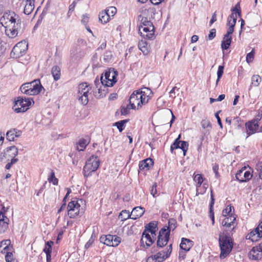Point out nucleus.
I'll list each match as a JSON object with an SVG mask.
<instances>
[{
  "label": "nucleus",
  "mask_w": 262,
  "mask_h": 262,
  "mask_svg": "<svg viewBox=\"0 0 262 262\" xmlns=\"http://www.w3.org/2000/svg\"><path fill=\"white\" fill-rule=\"evenodd\" d=\"M10 244L11 241L9 239L3 240L0 242V252L3 253H5L9 248V246Z\"/></svg>",
  "instance_id": "29"
},
{
  "label": "nucleus",
  "mask_w": 262,
  "mask_h": 262,
  "mask_svg": "<svg viewBox=\"0 0 262 262\" xmlns=\"http://www.w3.org/2000/svg\"><path fill=\"white\" fill-rule=\"evenodd\" d=\"M6 253H7L5 256L6 262H13V261H16L13 257V256L12 252H8L7 251Z\"/></svg>",
  "instance_id": "45"
},
{
  "label": "nucleus",
  "mask_w": 262,
  "mask_h": 262,
  "mask_svg": "<svg viewBox=\"0 0 262 262\" xmlns=\"http://www.w3.org/2000/svg\"><path fill=\"white\" fill-rule=\"evenodd\" d=\"M215 116V117L216 118V119L217 120L218 124H219L220 127L222 128V124L221 118L219 117V113H216Z\"/></svg>",
  "instance_id": "58"
},
{
  "label": "nucleus",
  "mask_w": 262,
  "mask_h": 262,
  "mask_svg": "<svg viewBox=\"0 0 262 262\" xmlns=\"http://www.w3.org/2000/svg\"><path fill=\"white\" fill-rule=\"evenodd\" d=\"M92 244V242H91L90 240H89L85 245V248L88 249L91 247V246Z\"/></svg>",
  "instance_id": "64"
},
{
  "label": "nucleus",
  "mask_w": 262,
  "mask_h": 262,
  "mask_svg": "<svg viewBox=\"0 0 262 262\" xmlns=\"http://www.w3.org/2000/svg\"><path fill=\"white\" fill-rule=\"evenodd\" d=\"M262 235L256 228L252 230L249 234L246 235V239H250L252 242L258 241Z\"/></svg>",
  "instance_id": "24"
},
{
  "label": "nucleus",
  "mask_w": 262,
  "mask_h": 262,
  "mask_svg": "<svg viewBox=\"0 0 262 262\" xmlns=\"http://www.w3.org/2000/svg\"><path fill=\"white\" fill-rule=\"evenodd\" d=\"M156 239V236L143 232L141 239V246L144 248H149Z\"/></svg>",
  "instance_id": "17"
},
{
  "label": "nucleus",
  "mask_w": 262,
  "mask_h": 262,
  "mask_svg": "<svg viewBox=\"0 0 262 262\" xmlns=\"http://www.w3.org/2000/svg\"><path fill=\"white\" fill-rule=\"evenodd\" d=\"M99 18L101 23L104 24L109 21L111 17L109 16L108 13H107L105 11H104L99 13Z\"/></svg>",
  "instance_id": "32"
},
{
  "label": "nucleus",
  "mask_w": 262,
  "mask_h": 262,
  "mask_svg": "<svg viewBox=\"0 0 262 262\" xmlns=\"http://www.w3.org/2000/svg\"><path fill=\"white\" fill-rule=\"evenodd\" d=\"M216 20V14L214 13L212 16V18L210 21V24L212 25L214 21Z\"/></svg>",
  "instance_id": "62"
},
{
  "label": "nucleus",
  "mask_w": 262,
  "mask_h": 262,
  "mask_svg": "<svg viewBox=\"0 0 262 262\" xmlns=\"http://www.w3.org/2000/svg\"><path fill=\"white\" fill-rule=\"evenodd\" d=\"M172 244H170L164 250L159 251L157 253L148 257L146 262H163L170 256L172 252Z\"/></svg>",
  "instance_id": "8"
},
{
  "label": "nucleus",
  "mask_w": 262,
  "mask_h": 262,
  "mask_svg": "<svg viewBox=\"0 0 262 262\" xmlns=\"http://www.w3.org/2000/svg\"><path fill=\"white\" fill-rule=\"evenodd\" d=\"M219 242L221 249L220 257L223 259L229 254L233 248L232 240L229 235L223 232L219 234Z\"/></svg>",
  "instance_id": "4"
},
{
  "label": "nucleus",
  "mask_w": 262,
  "mask_h": 262,
  "mask_svg": "<svg viewBox=\"0 0 262 262\" xmlns=\"http://www.w3.org/2000/svg\"><path fill=\"white\" fill-rule=\"evenodd\" d=\"M261 80V78L258 75H254L251 77V85L250 86V89L252 86L257 87L259 85L260 81Z\"/></svg>",
  "instance_id": "35"
},
{
  "label": "nucleus",
  "mask_w": 262,
  "mask_h": 262,
  "mask_svg": "<svg viewBox=\"0 0 262 262\" xmlns=\"http://www.w3.org/2000/svg\"><path fill=\"white\" fill-rule=\"evenodd\" d=\"M225 98V95L224 94H221L219 95L218 98L216 99L217 101H221L224 100Z\"/></svg>",
  "instance_id": "61"
},
{
  "label": "nucleus",
  "mask_w": 262,
  "mask_h": 262,
  "mask_svg": "<svg viewBox=\"0 0 262 262\" xmlns=\"http://www.w3.org/2000/svg\"><path fill=\"white\" fill-rule=\"evenodd\" d=\"M216 35L215 29H212L210 30L209 34H208V38L209 40L213 39Z\"/></svg>",
  "instance_id": "52"
},
{
  "label": "nucleus",
  "mask_w": 262,
  "mask_h": 262,
  "mask_svg": "<svg viewBox=\"0 0 262 262\" xmlns=\"http://www.w3.org/2000/svg\"><path fill=\"white\" fill-rule=\"evenodd\" d=\"M131 106L129 104V105H127L126 106H122L121 109V113L123 115H126L129 113L130 109H131Z\"/></svg>",
  "instance_id": "46"
},
{
  "label": "nucleus",
  "mask_w": 262,
  "mask_h": 262,
  "mask_svg": "<svg viewBox=\"0 0 262 262\" xmlns=\"http://www.w3.org/2000/svg\"><path fill=\"white\" fill-rule=\"evenodd\" d=\"M199 37L196 35H194L191 37V41L192 43L196 42L198 40Z\"/></svg>",
  "instance_id": "60"
},
{
  "label": "nucleus",
  "mask_w": 262,
  "mask_h": 262,
  "mask_svg": "<svg viewBox=\"0 0 262 262\" xmlns=\"http://www.w3.org/2000/svg\"><path fill=\"white\" fill-rule=\"evenodd\" d=\"M48 180L50 183H52L54 185L58 184V180L55 177V173L53 171H51L50 176L48 178Z\"/></svg>",
  "instance_id": "41"
},
{
  "label": "nucleus",
  "mask_w": 262,
  "mask_h": 262,
  "mask_svg": "<svg viewBox=\"0 0 262 262\" xmlns=\"http://www.w3.org/2000/svg\"><path fill=\"white\" fill-rule=\"evenodd\" d=\"M32 102V98L18 97L12 108L16 113H24L29 108Z\"/></svg>",
  "instance_id": "9"
},
{
  "label": "nucleus",
  "mask_w": 262,
  "mask_h": 262,
  "mask_svg": "<svg viewBox=\"0 0 262 262\" xmlns=\"http://www.w3.org/2000/svg\"><path fill=\"white\" fill-rule=\"evenodd\" d=\"M235 217L233 215H229L225 217L222 221V225L232 229L234 228Z\"/></svg>",
  "instance_id": "25"
},
{
  "label": "nucleus",
  "mask_w": 262,
  "mask_h": 262,
  "mask_svg": "<svg viewBox=\"0 0 262 262\" xmlns=\"http://www.w3.org/2000/svg\"><path fill=\"white\" fill-rule=\"evenodd\" d=\"M246 167L239 170L235 175L236 179L240 182L249 181L252 178V174L249 171H246Z\"/></svg>",
  "instance_id": "18"
},
{
  "label": "nucleus",
  "mask_w": 262,
  "mask_h": 262,
  "mask_svg": "<svg viewBox=\"0 0 262 262\" xmlns=\"http://www.w3.org/2000/svg\"><path fill=\"white\" fill-rule=\"evenodd\" d=\"M68 214L70 218L82 214L84 210L78 200H73L69 203L68 205Z\"/></svg>",
  "instance_id": "12"
},
{
  "label": "nucleus",
  "mask_w": 262,
  "mask_h": 262,
  "mask_svg": "<svg viewBox=\"0 0 262 262\" xmlns=\"http://www.w3.org/2000/svg\"><path fill=\"white\" fill-rule=\"evenodd\" d=\"M91 87L86 83L83 82L78 86L77 98L83 105H86L89 101V95Z\"/></svg>",
  "instance_id": "10"
},
{
  "label": "nucleus",
  "mask_w": 262,
  "mask_h": 262,
  "mask_svg": "<svg viewBox=\"0 0 262 262\" xmlns=\"http://www.w3.org/2000/svg\"><path fill=\"white\" fill-rule=\"evenodd\" d=\"M90 16L87 14H83L82 16L81 23L85 26H86L89 21Z\"/></svg>",
  "instance_id": "50"
},
{
  "label": "nucleus",
  "mask_w": 262,
  "mask_h": 262,
  "mask_svg": "<svg viewBox=\"0 0 262 262\" xmlns=\"http://www.w3.org/2000/svg\"><path fill=\"white\" fill-rule=\"evenodd\" d=\"M181 138V135L180 134L178 138L174 140V142L171 144L170 146V150L171 152L173 151L174 149H177L178 147H179L178 144L181 141L180 140Z\"/></svg>",
  "instance_id": "43"
},
{
  "label": "nucleus",
  "mask_w": 262,
  "mask_h": 262,
  "mask_svg": "<svg viewBox=\"0 0 262 262\" xmlns=\"http://www.w3.org/2000/svg\"><path fill=\"white\" fill-rule=\"evenodd\" d=\"M212 169H213V171H214V172L215 173L216 177H217L219 176V173H218L219 166H218V165H217L215 163L213 164V166H212Z\"/></svg>",
  "instance_id": "54"
},
{
  "label": "nucleus",
  "mask_w": 262,
  "mask_h": 262,
  "mask_svg": "<svg viewBox=\"0 0 262 262\" xmlns=\"http://www.w3.org/2000/svg\"><path fill=\"white\" fill-rule=\"evenodd\" d=\"M211 201L210 203V210H211V208L212 207V206L214 204V199L213 198V195L212 191H211Z\"/></svg>",
  "instance_id": "59"
},
{
  "label": "nucleus",
  "mask_w": 262,
  "mask_h": 262,
  "mask_svg": "<svg viewBox=\"0 0 262 262\" xmlns=\"http://www.w3.org/2000/svg\"><path fill=\"white\" fill-rule=\"evenodd\" d=\"M193 180L196 183L195 186H196V194H197L199 190V187H201V186L203 182V178L201 174H197L194 176Z\"/></svg>",
  "instance_id": "31"
},
{
  "label": "nucleus",
  "mask_w": 262,
  "mask_h": 262,
  "mask_svg": "<svg viewBox=\"0 0 262 262\" xmlns=\"http://www.w3.org/2000/svg\"><path fill=\"white\" fill-rule=\"evenodd\" d=\"M154 164L152 160L150 158H147L142 160L139 163V168L140 170H148Z\"/></svg>",
  "instance_id": "22"
},
{
  "label": "nucleus",
  "mask_w": 262,
  "mask_h": 262,
  "mask_svg": "<svg viewBox=\"0 0 262 262\" xmlns=\"http://www.w3.org/2000/svg\"><path fill=\"white\" fill-rule=\"evenodd\" d=\"M157 227L156 225L154 223H149L146 227L143 232H146L147 233H149L151 236H156V232L157 231Z\"/></svg>",
  "instance_id": "28"
},
{
  "label": "nucleus",
  "mask_w": 262,
  "mask_h": 262,
  "mask_svg": "<svg viewBox=\"0 0 262 262\" xmlns=\"http://www.w3.org/2000/svg\"><path fill=\"white\" fill-rule=\"evenodd\" d=\"M145 212L144 208L140 206L135 207L131 212V219L136 220L143 215Z\"/></svg>",
  "instance_id": "21"
},
{
  "label": "nucleus",
  "mask_w": 262,
  "mask_h": 262,
  "mask_svg": "<svg viewBox=\"0 0 262 262\" xmlns=\"http://www.w3.org/2000/svg\"><path fill=\"white\" fill-rule=\"evenodd\" d=\"M100 165V160L98 156H92L86 161L83 167V173L84 177L92 175V172L97 170Z\"/></svg>",
  "instance_id": "7"
},
{
  "label": "nucleus",
  "mask_w": 262,
  "mask_h": 262,
  "mask_svg": "<svg viewBox=\"0 0 262 262\" xmlns=\"http://www.w3.org/2000/svg\"><path fill=\"white\" fill-rule=\"evenodd\" d=\"M150 2L152 4H154L155 5H159V4L161 3L164 0H150Z\"/></svg>",
  "instance_id": "57"
},
{
  "label": "nucleus",
  "mask_w": 262,
  "mask_h": 262,
  "mask_svg": "<svg viewBox=\"0 0 262 262\" xmlns=\"http://www.w3.org/2000/svg\"><path fill=\"white\" fill-rule=\"evenodd\" d=\"M224 67L223 66H219L217 72V75L219 78H221L223 73H224Z\"/></svg>",
  "instance_id": "53"
},
{
  "label": "nucleus",
  "mask_w": 262,
  "mask_h": 262,
  "mask_svg": "<svg viewBox=\"0 0 262 262\" xmlns=\"http://www.w3.org/2000/svg\"><path fill=\"white\" fill-rule=\"evenodd\" d=\"M6 48L4 43L0 42V56H1L5 52Z\"/></svg>",
  "instance_id": "55"
},
{
  "label": "nucleus",
  "mask_w": 262,
  "mask_h": 262,
  "mask_svg": "<svg viewBox=\"0 0 262 262\" xmlns=\"http://www.w3.org/2000/svg\"><path fill=\"white\" fill-rule=\"evenodd\" d=\"M255 169L257 171H259L261 173L262 172V162H258L256 164Z\"/></svg>",
  "instance_id": "56"
},
{
  "label": "nucleus",
  "mask_w": 262,
  "mask_h": 262,
  "mask_svg": "<svg viewBox=\"0 0 262 262\" xmlns=\"http://www.w3.org/2000/svg\"><path fill=\"white\" fill-rule=\"evenodd\" d=\"M9 219L3 213V210L0 211V233L4 232L8 228Z\"/></svg>",
  "instance_id": "20"
},
{
  "label": "nucleus",
  "mask_w": 262,
  "mask_h": 262,
  "mask_svg": "<svg viewBox=\"0 0 262 262\" xmlns=\"http://www.w3.org/2000/svg\"><path fill=\"white\" fill-rule=\"evenodd\" d=\"M7 154L12 157H15L18 154V149L15 146L8 147L6 149Z\"/></svg>",
  "instance_id": "36"
},
{
  "label": "nucleus",
  "mask_w": 262,
  "mask_h": 262,
  "mask_svg": "<svg viewBox=\"0 0 262 262\" xmlns=\"http://www.w3.org/2000/svg\"><path fill=\"white\" fill-rule=\"evenodd\" d=\"M256 228L258 231H259V232L262 235V222L258 225V226Z\"/></svg>",
  "instance_id": "63"
},
{
  "label": "nucleus",
  "mask_w": 262,
  "mask_h": 262,
  "mask_svg": "<svg viewBox=\"0 0 262 262\" xmlns=\"http://www.w3.org/2000/svg\"><path fill=\"white\" fill-rule=\"evenodd\" d=\"M18 133L19 132H18ZM19 136V134H17V132L15 130H10L7 132L6 134V138L9 141H14L15 139Z\"/></svg>",
  "instance_id": "34"
},
{
  "label": "nucleus",
  "mask_w": 262,
  "mask_h": 262,
  "mask_svg": "<svg viewBox=\"0 0 262 262\" xmlns=\"http://www.w3.org/2000/svg\"><path fill=\"white\" fill-rule=\"evenodd\" d=\"M251 260H258L262 258V242L258 246L252 248L248 254Z\"/></svg>",
  "instance_id": "16"
},
{
  "label": "nucleus",
  "mask_w": 262,
  "mask_h": 262,
  "mask_svg": "<svg viewBox=\"0 0 262 262\" xmlns=\"http://www.w3.org/2000/svg\"><path fill=\"white\" fill-rule=\"evenodd\" d=\"M178 144V148L181 149L183 151V155L185 156L186 152L188 149V143L186 141H180Z\"/></svg>",
  "instance_id": "39"
},
{
  "label": "nucleus",
  "mask_w": 262,
  "mask_h": 262,
  "mask_svg": "<svg viewBox=\"0 0 262 262\" xmlns=\"http://www.w3.org/2000/svg\"><path fill=\"white\" fill-rule=\"evenodd\" d=\"M228 18L227 25L229 26L227 33L224 35L221 43V48L223 50H227L231 43L232 34L234 31V28L236 22L237 13L239 15L240 11L236 8Z\"/></svg>",
  "instance_id": "3"
},
{
  "label": "nucleus",
  "mask_w": 262,
  "mask_h": 262,
  "mask_svg": "<svg viewBox=\"0 0 262 262\" xmlns=\"http://www.w3.org/2000/svg\"><path fill=\"white\" fill-rule=\"evenodd\" d=\"M89 141L87 139H82L78 143L77 148L79 151H83L89 144Z\"/></svg>",
  "instance_id": "33"
},
{
  "label": "nucleus",
  "mask_w": 262,
  "mask_h": 262,
  "mask_svg": "<svg viewBox=\"0 0 262 262\" xmlns=\"http://www.w3.org/2000/svg\"><path fill=\"white\" fill-rule=\"evenodd\" d=\"M152 91L148 88L135 91L129 98V105L133 110H139L146 104L150 99Z\"/></svg>",
  "instance_id": "2"
},
{
  "label": "nucleus",
  "mask_w": 262,
  "mask_h": 262,
  "mask_svg": "<svg viewBox=\"0 0 262 262\" xmlns=\"http://www.w3.org/2000/svg\"><path fill=\"white\" fill-rule=\"evenodd\" d=\"M139 32L144 38L153 39L155 38L154 26L147 17H142L140 19Z\"/></svg>",
  "instance_id": "5"
},
{
  "label": "nucleus",
  "mask_w": 262,
  "mask_h": 262,
  "mask_svg": "<svg viewBox=\"0 0 262 262\" xmlns=\"http://www.w3.org/2000/svg\"><path fill=\"white\" fill-rule=\"evenodd\" d=\"M28 49V44L26 41H20L18 42L13 48L11 52V56L17 58L23 55L26 52Z\"/></svg>",
  "instance_id": "14"
},
{
  "label": "nucleus",
  "mask_w": 262,
  "mask_h": 262,
  "mask_svg": "<svg viewBox=\"0 0 262 262\" xmlns=\"http://www.w3.org/2000/svg\"><path fill=\"white\" fill-rule=\"evenodd\" d=\"M232 207L228 206L226 209L223 210V214L225 216L232 215L231 212Z\"/></svg>",
  "instance_id": "47"
},
{
  "label": "nucleus",
  "mask_w": 262,
  "mask_h": 262,
  "mask_svg": "<svg viewBox=\"0 0 262 262\" xmlns=\"http://www.w3.org/2000/svg\"><path fill=\"white\" fill-rule=\"evenodd\" d=\"M201 125L203 128L210 129L211 127L210 122L207 120H203L201 122Z\"/></svg>",
  "instance_id": "48"
},
{
  "label": "nucleus",
  "mask_w": 262,
  "mask_h": 262,
  "mask_svg": "<svg viewBox=\"0 0 262 262\" xmlns=\"http://www.w3.org/2000/svg\"><path fill=\"white\" fill-rule=\"evenodd\" d=\"M100 242L108 246L116 247L121 242V238L116 235L108 234L101 236Z\"/></svg>",
  "instance_id": "15"
},
{
  "label": "nucleus",
  "mask_w": 262,
  "mask_h": 262,
  "mask_svg": "<svg viewBox=\"0 0 262 262\" xmlns=\"http://www.w3.org/2000/svg\"><path fill=\"white\" fill-rule=\"evenodd\" d=\"M150 194L156 197L157 194V183H154L150 189Z\"/></svg>",
  "instance_id": "51"
},
{
  "label": "nucleus",
  "mask_w": 262,
  "mask_h": 262,
  "mask_svg": "<svg viewBox=\"0 0 262 262\" xmlns=\"http://www.w3.org/2000/svg\"><path fill=\"white\" fill-rule=\"evenodd\" d=\"M119 217L121 220V221H125L129 217L131 219V213H130L129 211L126 210H122L120 212Z\"/></svg>",
  "instance_id": "38"
},
{
  "label": "nucleus",
  "mask_w": 262,
  "mask_h": 262,
  "mask_svg": "<svg viewBox=\"0 0 262 262\" xmlns=\"http://www.w3.org/2000/svg\"><path fill=\"white\" fill-rule=\"evenodd\" d=\"M254 58V52L252 50L251 52L248 53V54L246 56V61L248 63H250L252 62Z\"/></svg>",
  "instance_id": "49"
},
{
  "label": "nucleus",
  "mask_w": 262,
  "mask_h": 262,
  "mask_svg": "<svg viewBox=\"0 0 262 262\" xmlns=\"http://www.w3.org/2000/svg\"><path fill=\"white\" fill-rule=\"evenodd\" d=\"M0 23L5 28L8 36L14 38L17 36L18 30L20 27V20L15 12L11 11L5 12L0 18Z\"/></svg>",
  "instance_id": "1"
},
{
  "label": "nucleus",
  "mask_w": 262,
  "mask_h": 262,
  "mask_svg": "<svg viewBox=\"0 0 262 262\" xmlns=\"http://www.w3.org/2000/svg\"><path fill=\"white\" fill-rule=\"evenodd\" d=\"M246 129H247V136L246 138H248L251 135H252L256 132L258 128V123L256 120H252L249 121L246 123Z\"/></svg>",
  "instance_id": "19"
},
{
  "label": "nucleus",
  "mask_w": 262,
  "mask_h": 262,
  "mask_svg": "<svg viewBox=\"0 0 262 262\" xmlns=\"http://www.w3.org/2000/svg\"><path fill=\"white\" fill-rule=\"evenodd\" d=\"M193 245V241L189 239L183 237L181 239V243L180 245V247L182 249L185 251H188Z\"/></svg>",
  "instance_id": "23"
},
{
  "label": "nucleus",
  "mask_w": 262,
  "mask_h": 262,
  "mask_svg": "<svg viewBox=\"0 0 262 262\" xmlns=\"http://www.w3.org/2000/svg\"><path fill=\"white\" fill-rule=\"evenodd\" d=\"M176 227V222L174 220L171 219L168 221V226H165L163 228H168L169 233L171 230H173Z\"/></svg>",
  "instance_id": "42"
},
{
  "label": "nucleus",
  "mask_w": 262,
  "mask_h": 262,
  "mask_svg": "<svg viewBox=\"0 0 262 262\" xmlns=\"http://www.w3.org/2000/svg\"><path fill=\"white\" fill-rule=\"evenodd\" d=\"M117 72L114 69H110L101 77V82L106 86H112L117 81Z\"/></svg>",
  "instance_id": "11"
},
{
  "label": "nucleus",
  "mask_w": 262,
  "mask_h": 262,
  "mask_svg": "<svg viewBox=\"0 0 262 262\" xmlns=\"http://www.w3.org/2000/svg\"><path fill=\"white\" fill-rule=\"evenodd\" d=\"M169 230L168 228H162L159 231L157 243V247L163 248L166 246L169 239Z\"/></svg>",
  "instance_id": "13"
},
{
  "label": "nucleus",
  "mask_w": 262,
  "mask_h": 262,
  "mask_svg": "<svg viewBox=\"0 0 262 262\" xmlns=\"http://www.w3.org/2000/svg\"><path fill=\"white\" fill-rule=\"evenodd\" d=\"M54 244L53 242L52 241H48L45 245V247L43 249V251L46 253V254H51L52 252V247Z\"/></svg>",
  "instance_id": "40"
},
{
  "label": "nucleus",
  "mask_w": 262,
  "mask_h": 262,
  "mask_svg": "<svg viewBox=\"0 0 262 262\" xmlns=\"http://www.w3.org/2000/svg\"><path fill=\"white\" fill-rule=\"evenodd\" d=\"M52 75L55 81L58 80L60 78V68L57 66H54L52 68Z\"/></svg>",
  "instance_id": "30"
},
{
  "label": "nucleus",
  "mask_w": 262,
  "mask_h": 262,
  "mask_svg": "<svg viewBox=\"0 0 262 262\" xmlns=\"http://www.w3.org/2000/svg\"><path fill=\"white\" fill-rule=\"evenodd\" d=\"M21 4L24 6V12L26 15L31 14L34 9V2L23 3Z\"/></svg>",
  "instance_id": "27"
},
{
  "label": "nucleus",
  "mask_w": 262,
  "mask_h": 262,
  "mask_svg": "<svg viewBox=\"0 0 262 262\" xmlns=\"http://www.w3.org/2000/svg\"><path fill=\"white\" fill-rule=\"evenodd\" d=\"M105 11L110 17L114 16L117 12V9L115 7H110Z\"/></svg>",
  "instance_id": "44"
},
{
  "label": "nucleus",
  "mask_w": 262,
  "mask_h": 262,
  "mask_svg": "<svg viewBox=\"0 0 262 262\" xmlns=\"http://www.w3.org/2000/svg\"><path fill=\"white\" fill-rule=\"evenodd\" d=\"M128 122L127 120H123L116 122L114 125L116 126L120 132H122L124 129L125 124Z\"/></svg>",
  "instance_id": "37"
},
{
  "label": "nucleus",
  "mask_w": 262,
  "mask_h": 262,
  "mask_svg": "<svg viewBox=\"0 0 262 262\" xmlns=\"http://www.w3.org/2000/svg\"><path fill=\"white\" fill-rule=\"evenodd\" d=\"M22 93L28 95H36L44 91L40 80L35 79L30 82L23 84L20 88Z\"/></svg>",
  "instance_id": "6"
},
{
  "label": "nucleus",
  "mask_w": 262,
  "mask_h": 262,
  "mask_svg": "<svg viewBox=\"0 0 262 262\" xmlns=\"http://www.w3.org/2000/svg\"><path fill=\"white\" fill-rule=\"evenodd\" d=\"M138 47L144 55H147L149 52L150 46L144 40H141L139 42Z\"/></svg>",
  "instance_id": "26"
}]
</instances>
